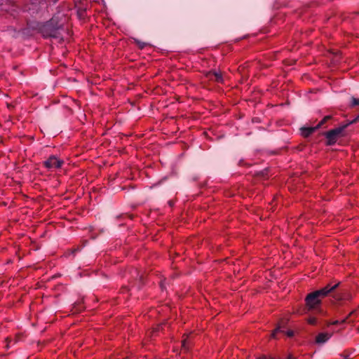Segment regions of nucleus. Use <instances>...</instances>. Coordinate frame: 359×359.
Masks as SVG:
<instances>
[{
	"label": "nucleus",
	"mask_w": 359,
	"mask_h": 359,
	"mask_svg": "<svg viewBox=\"0 0 359 359\" xmlns=\"http://www.w3.org/2000/svg\"><path fill=\"white\" fill-rule=\"evenodd\" d=\"M7 106H8V109L9 110L13 109V106H12L11 104H8Z\"/></svg>",
	"instance_id": "2eb2a0df"
},
{
	"label": "nucleus",
	"mask_w": 359,
	"mask_h": 359,
	"mask_svg": "<svg viewBox=\"0 0 359 359\" xmlns=\"http://www.w3.org/2000/svg\"><path fill=\"white\" fill-rule=\"evenodd\" d=\"M60 24V16L54 15L50 20L45 23H36L34 28L37 29L44 38H59V30L62 28Z\"/></svg>",
	"instance_id": "f257e3e1"
},
{
	"label": "nucleus",
	"mask_w": 359,
	"mask_h": 359,
	"mask_svg": "<svg viewBox=\"0 0 359 359\" xmlns=\"http://www.w3.org/2000/svg\"><path fill=\"white\" fill-rule=\"evenodd\" d=\"M187 343V339H184L183 341H182V347L184 348H186Z\"/></svg>",
	"instance_id": "ddd939ff"
},
{
	"label": "nucleus",
	"mask_w": 359,
	"mask_h": 359,
	"mask_svg": "<svg viewBox=\"0 0 359 359\" xmlns=\"http://www.w3.org/2000/svg\"><path fill=\"white\" fill-rule=\"evenodd\" d=\"M330 118V116H327L323 118L316 126L313 127H304L302 128V135L303 137H309L311 134H312L316 129L321 127L325 121Z\"/></svg>",
	"instance_id": "39448f33"
},
{
	"label": "nucleus",
	"mask_w": 359,
	"mask_h": 359,
	"mask_svg": "<svg viewBox=\"0 0 359 359\" xmlns=\"http://www.w3.org/2000/svg\"><path fill=\"white\" fill-rule=\"evenodd\" d=\"M344 322H345V319L342 320L341 321L335 320V321H333L332 323H331L330 324L331 325H338V324H340V323H343Z\"/></svg>",
	"instance_id": "f8f14e48"
},
{
	"label": "nucleus",
	"mask_w": 359,
	"mask_h": 359,
	"mask_svg": "<svg viewBox=\"0 0 359 359\" xmlns=\"http://www.w3.org/2000/svg\"><path fill=\"white\" fill-rule=\"evenodd\" d=\"M338 286V283L330 286L327 285L325 287L309 294L306 297V304L309 309H316L320 304L321 299L327 295Z\"/></svg>",
	"instance_id": "f03ea898"
},
{
	"label": "nucleus",
	"mask_w": 359,
	"mask_h": 359,
	"mask_svg": "<svg viewBox=\"0 0 359 359\" xmlns=\"http://www.w3.org/2000/svg\"><path fill=\"white\" fill-rule=\"evenodd\" d=\"M292 334H293L292 332H288V335H289V336H292Z\"/></svg>",
	"instance_id": "dca6fc26"
},
{
	"label": "nucleus",
	"mask_w": 359,
	"mask_h": 359,
	"mask_svg": "<svg viewBox=\"0 0 359 359\" xmlns=\"http://www.w3.org/2000/svg\"><path fill=\"white\" fill-rule=\"evenodd\" d=\"M356 106H359V98L351 97L350 107L351 108L355 107Z\"/></svg>",
	"instance_id": "1a4fd4ad"
},
{
	"label": "nucleus",
	"mask_w": 359,
	"mask_h": 359,
	"mask_svg": "<svg viewBox=\"0 0 359 359\" xmlns=\"http://www.w3.org/2000/svg\"><path fill=\"white\" fill-rule=\"evenodd\" d=\"M344 359H350L348 357H344Z\"/></svg>",
	"instance_id": "f3484780"
},
{
	"label": "nucleus",
	"mask_w": 359,
	"mask_h": 359,
	"mask_svg": "<svg viewBox=\"0 0 359 359\" xmlns=\"http://www.w3.org/2000/svg\"><path fill=\"white\" fill-rule=\"evenodd\" d=\"M207 77L212 81H216L217 83H223V77L220 72H209L207 74Z\"/></svg>",
	"instance_id": "423d86ee"
},
{
	"label": "nucleus",
	"mask_w": 359,
	"mask_h": 359,
	"mask_svg": "<svg viewBox=\"0 0 359 359\" xmlns=\"http://www.w3.org/2000/svg\"><path fill=\"white\" fill-rule=\"evenodd\" d=\"M86 13V10H81L79 12V15L81 17V16H83L84 15V13Z\"/></svg>",
	"instance_id": "4468645a"
},
{
	"label": "nucleus",
	"mask_w": 359,
	"mask_h": 359,
	"mask_svg": "<svg viewBox=\"0 0 359 359\" xmlns=\"http://www.w3.org/2000/svg\"><path fill=\"white\" fill-rule=\"evenodd\" d=\"M330 337L331 335L328 333H320L316 336V341L318 344H323L326 342Z\"/></svg>",
	"instance_id": "0eeeda50"
},
{
	"label": "nucleus",
	"mask_w": 359,
	"mask_h": 359,
	"mask_svg": "<svg viewBox=\"0 0 359 359\" xmlns=\"http://www.w3.org/2000/svg\"><path fill=\"white\" fill-rule=\"evenodd\" d=\"M359 118V116L357 118L353 119V121L347 123L346 124L344 125L341 127H339L334 129H332L328 132L326 133L325 136L327 140V144L330 145L334 144L338 138V137L340 135V134L342 133L343 130L349 124L355 122L356 120Z\"/></svg>",
	"instance_id": "7ed1b4c3"
},
{
	"label": "nucleus",
	"mask_w": 359,
	"mask_h": 359,
	"mask_svg": "<svg viewBox=\"0 0 359 359\" xmlns=\"http://www.w3.org/2000/svg\"><path fill=\"white\" fill-rule=\"evenodd\" d=\"M43 163L48 169H57L62 166L64 161L55 156H50Z\"/></svg>",
	"instance_id": "20e7f679"
},
{
	"label": "nucleus",
	"mask_w": 359,
	"mask_h": 359,
	"mask_svg": "<svg viewBox=\"0 0 359 359\" xmlns=\"http://www.w3.org/2000/svg\"><path fill=\"white\" fill-rule=\"evenodd\" d=\"M284 322L281 321L279 323L278 327L273 330L271 334V337L275 338L276 337V334L281 331V328L283 327Z\"/></svg>",
	"instance_id": "6e6552de"
},
{
	"label": "nucleus",
	"mask_w": 359,
	"mask_h": 359,
	"mask_svg": "<svg viewBox=\"0 0 359 359\" xmlns=\"http://www.w3.org/2000/svg\"><path fill=\"white\" fill-rule=\"evenodd\" d=\"M134 41H135V43L138 46V47L140 49H143L146 46L147 43L144 42H142L140 40L136 39H135Z\"/></svg>",
	"instance_id": "9d476101"
},
{
	"label": "nucleus",
	"mask_w": 359,
	"mask_h": 359,
	"mask_svg": "<svg viewBox=\"0 0 359 359\" xmlns=\"http://www.w3.org/2000/svg\"><path fill=\"white\" fill-rule=\"evenodd\" d=\"M307 321L311 325H315L316 322V319L313 317H311V318H308Z\"/></svg>",
	"instance_id": "9b49d317"
}]
</instances>
